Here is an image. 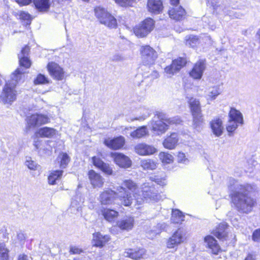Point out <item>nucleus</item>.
Segmentation results:
<instances>
[{"mask_svg":"<svg viewBox=\"0 0 260 260\" xmlns=\"http://www.w3.org/2000/svg\"><path fill=\"white\" fill-rule=\"evenodd\" d=\"M232 202L236 209L243 213L251 211L255 204V201L248 193L255 190V185L247 183L242 184L234 178H230L228 182Z\"/></svg>","mask_w":260,"mask_h":260,"instance_id":"nucleus-1","label":"nucleus"},{"mask_svg":"<svg viewBox=\"0 0 260 260\" xmlns=\"http://www.w3.org/2000/svg\"><path fill=\"white\" fill-rule=\"evenodd\" d=\"M24 75L23 70L19 68L12 74L11 80L8 81L0 93V103L6 105H11L16 100L17 92L16 86Z\"/></svg>","mask_w":260,"mask_h":260,"instance_id":"nucleus-2","label":"nucleus"},{"mask_svg":"<svg viewBox=\"0 0 260 260\" xmlns=\"http://www.w3.org/2000/svg\"><path fill=\"white\" fill-rule=\"evenodd\" d=\"M117 192L107 188L102 191L98 198V200L102 205H108L113 204L115 199L118 197L121 203L125 206H129L132 203L133 198L123 186L117 188Z\"/></svg>","mask_w":260,"mask_h":260,"instance_id":"nucleus-3","label":"nucleus"},{"mask_svg":"<svg viewBox=\"0 0 260 260\" xmlns=\"http://www.w3.org/2000/svg\"><path fill=\"white\" fill-rule=\"evenodd\" d=\"M141 189L143 198L137 192L134 195L138 205H142L145 201L148 202H157L161 200V196L158 192L152 182L144 183L141 186Z\"/></svg>","mask_w":260,"mask_h":260,"instance_id":"nucleus-4","label":"nucleus"},{"mask_svg":"<svg viewBox=\"0 0 260 260\" xmlns=\"http://www.w3.org/2000/svg\"><path fill=\"white\" fill-rule=\"evenodd\" d=\"M181 121L178 117L168 118L165 114L159 113L152 120L150 126L153 132L159 134L164 133L168 129V124H178Z\"/></svg>","mask_w":260,"mask_h":260,"instance_id":"nucleus-5","label":"nucleus"},{"mask_svg":"<svg viewBox=\"0 0 260 260\" xmlns=\"http://www.w3.org/2000/svg\"><path fill=\"white\" fill-rule=\"evenodd\" d=\"M95 14L100 22L109 28L117 27V20L111 14L104 8L98 7L95 9Z\"/></svg>","mask_w":260,"mask_h":260,"instance_id":"nucleus-6","label":"nucleus"},{"mask_svg":"<svg viewBox=\"0 0 260 260\" xmlns=\"http://www.w3.org/2000/svg\"><path fill=\"white\" fill-rule=\"evenodd\" d=\"M186 234L183 230L179 229L168 239L166 246L168 248L177 250L178 246L186 240Z\"/></svg>","mask_w":260,"mask_h":260,"instance_id":"nucleus-7","label":"nucleus"},{"mask_svg":"<svg viewBox=\"0 0 260 260\" xmlns=\"http://www.w3.org/2000/svg\"><path fill=\"white\" fill-rule=\"evenodd\" d=\"M154 21L151 18H147L134 28V32L139 38L146 37L154 28Z\"/></svg>","mask_w":260,"mask_h":260,"instance_id":"nucleus-8","label":"nucleus"},{"mask_svg":"<svg viewBox=\"0 0 260 260\" xmlns=\"http://www.w3.org/2000/svg\"><path fill=\"white\" fill-rule=\"evenodd\" d=\"M140 53L142 63L145 66L153 64L157 58L156 52L148 45L142 46Z\"/></svg>","mask_w":260,"mask_h":260,"instance_id":"nucleus-9","label":"nucleus"},{"mask_svg":"<svg viewBox=\"0 0 260 260\" xmlns=\"http://www.w3.org/2000/svg\"><path fill=\"white\" fill-rule=\"evenodd\" d=\"M26 120L27 127L30 129L48 123L49 118L46 115L36 113L28 116Z\"/></svg>","mask_w":260,"mask_h":260,"instance_id":"nucleus-10","label":"nucleus"},{"mask_svg":"<svg viewBox=\"0 0 260 260\" xmlns=\"http://www.w3.org/2000/svg\"><path fill=\"white\" fill-rule=\"evenodd\" d=\"M47 70L51 77L55 80H62L66 77L63 69L56 62H49L47 65Z\"/></svg>","mask_w":260,"mask_h":260,"instance_id":"nucleus-11","label":"nucleus"},{"mask_svg":"<svg viewBox=\"0 0 260 260\" xmlns=\"http://www.w3.org/2000/svg\"><path fill=\"white\" fill-rule=\"evenodd\" d=\"M186 59L182 57H179L173 60L170 66L165 69V73L168 77H171L175 74L179 72L186 64Z\"/></svg>","mask_w":260,"mask_h":260,"instance_id":"nucleus-12","label":"nucleus"},{"mask_svg":"<svg viewBox=\"0 0 260 260\" xmlns=\"http://www.w3.org/2000/svg\"><path fill=\"white\" fill-rule=\"evenodd\" d=\"M111 156L113 158L114 162L121 168H128L132 166L130 158L122 153H111Z\"/></svg>","mask_w":260,"mask_h":260,"instance_id":"nucleus-13","label":"nucleus"},{"mask_svg":"<svg viewBox=\"0 0 260 260\" xmlns=\"http://www.w3.org/2000/svg\"><path fill=\"white\" fill-rule=\"evenodd\" d=\"M104 144L110 149H120L123 147L125 143V138L121 136L114 138H107L104 140Z\"/></svg>","mask_w":260,"mask_h":260,"instance_id":"nucleus-14","label":"nucleus"},{"mask_svg":"<svg viewBox=\"0 0 260 260\" xmlns=\"http://www.w3.org/2000/svg\"><path fill=\"white\" fill-rule=\"evenodd\" d=\"M135 151L140 155L146 156L153 154L156 152L157 149L154 146L142 143L135 146Z\"/></svg>","mask_w":260,"mask_h":260,"instance_id":"nucleus-15","label":"nucleus"},{"mask_svg":"<svg viewBox=\"0 0 260 260\" xmlns=\"http://www.w3.org/2000/svg\"><path fill=\"white\" fill-rule=\"evenodd\" d=\"M178 135L176 133H172L167 136L162 142L163 146L169 150L174 149L179 142Z\"/></svg>","mask_w":260,"mask_h":260,"instance_id":"nucleus-16","label":"nucleus"},{"mask_svg":"<svg viewBox=\"0 0 260 260\" xmlns=\"http://www.w3.org/2000/svg\"><path fill=\"white\" fill-rule=\"evenodd\" d=\"M206 69V64L203 60L198 61L189 73L190 76L194 79H200Z\"/></svg>","mask_w":260,"mask_h":260,"instance_id":"nucleus-17","label":"nucleus"},{"mask_svg":"<svg viewBox=\"0 0 260 260\" xmlns=\"http://www.w3.org/2000/svg\"><path fill=\"white\" fill-rule=\"evenodd\" d=\"M91 184L94 188H101L104 184V179L93 170H90L88 173Z\"/></svg>","mask_w":260,"mask_h":260,"instance_id":"nucleus-18","label":"nucleus"},{"mask_svg":"<svg viewBox=\"0 0 260 260\" xmlns=\"http://www.w3.org/2000/svg\"><path fill=\"white\" fill-rule=\"evenodd\" d=\"M168 14L171 19L180 20L184 18L186 12L181 6H175L170 8Z\"/></svg>","mask_w":260,"mask_h":260,"instance_id":"nucleus-19","label":"nucleus"},{"mask_svg":"<svg viewBox=\"0 0 260 260\" xmlns=\"http://www.w3.org/2000/svg\"><path fill=\"white\" fill-rule=\"evenodd\" d=\"M109 240V236L96 232L93 234L92 243L94 246L103 247Z\"/></svg>","mask_w":260,"mask_h":260,"instance_id":"nucleus-20","label":"nucleus"},{"mask_svg":"<svg viewBox=\"0 0 260 260\" xmlns=\"http://www.w3.org/2000/svg\"><path fill=\"white\" fill-rule=\"evenodd\" d=\"M147 6L148 11L155 14L160 13L164 8L161 0H148Z\"/></svg>","mask_w":260,"mask_h":260,"instance_id":"nucleus-21","label":"nucleus"},{"mask_svg":"<svg viewBox=\"0 0 260 260\" xmlns=\"http://www.w3.org/2000/svg\"><path fill=\"white\" fill-rule=\"evenodd\" d=\"M146 250L143 248L128 249L124 252V256L135 260H139L143 258Z\"/></svg>","mask_w":260,"mask_h":260,"instance_id":"nucleus-22","label":"nucleus"},{"mask_svg":"<svg viewBox=\"0 0 260 260\" xmlns=\"http://www.w3.org/2000/svg\"><path fill=\"white\" fill-rule=\"evenodd\" d=\"M210 127L213 133L217 137L222 134L223 130V123L221 119L215 118L210 122Z\"/></svg>","mask_w":260,"mask_h":260,"instance_id":"nucleus-23","label":"nucleus"},{"mask_svg":"<svg viewBox=\"0 0 260 260\" xmlns=\"http://www.w3.org/2000/svg\"><path fill=\"white\" fill-rule=\"evenodd\" d=\"M29 50V47L25 46L22 49L21 53L18 55L20 65L25 68H29L31 65L30 61L27 57Z\"/></svg>","mask_w":260,"mask_h":260,"instance_id":"nucleus-24","label":"nucleus"},{"mask_svg":"<svg viewBox=\"0 0 260 260\" xmlns=\"http://www.w3.org/2000/svg\"><path fill=\"white\" fill-rule=\"evenodd\" d=\"M204 41H210V38L209 36H206L204 38H199L197 36H189L186 40V45L192 48L198 46L200 43Z\"/></svg>","mask_w":260,"mask_h":260,"instance_id":"nucleus-25","label":"nucleus"},{"mask_svg":"<svg viewBox=\"0 0 260 260\" xmlns=\"http://www.w3.org/2000/svg\"><path fill=\"white\" fill-rule=\"evenodd\" d=\"M204 241L207 243V246L210 248L214 254H218L220 250L219 245L217 241L212 236H207L204 238Z\"/></svg>","mask_w":260,"mask_h":260,"instance_id":"nucleus-26","label":"nucleus"},{"mask_svg":"<svg viewBox=\"0 0 260 260\" xmlns=\"http://www.w3.org/2000/svg\"><path fill=\"white\" fill-rule=\"evenodd\" d=\"M33 2L36 8L43 13L48 12L51 5V0H34Z\"/></svg>","mask_w":260,"mask_h":260,"instance_id":"nucleus-27","label":"nucleus"},{"mask_svg":"<svg viewBox=\"0 0 260 260\" xmlns=\"http://www.w3.org/2000/svg\"><path fill=\"white\" fill-rule=\"evenodd\" d=\"M101 212L104 218L110 222L114 221L119 215L117 211L109 208H104Z\"/></svg>","mask_w":260,"mask_h":260,"instance_id":"nucleus-28","label":"nucleus"},{"mask_svg":"<svg viewBox=\"0 0 260 260\" xmlns=\"http://www.w3.org/2000/svg\"><path fill=\"white\" fill-rule=\"evenodd\" d=\"M149 134V131L146 126H140L136 130L130 133V136L133 139H141Z\"/></svg>","mask_w":260,"mask_h":260,"instance_id":"nucleus-29","label":"nucleus"},{"mask_svg":"<svg viewBox=\"0 0 260 260\" xmlns=\"http://www.w3.org/2000/svg\"><path fill=\"white\" fill-rule=\"evenodd\" d=\"M134 218L128 217L118 221L117 224L121 230L128 231L132 229L134 226Z\"/></svg>","mask_w":260,"mask_h":260,"instance_id":"nucleus-30","label":"nucleus"},{"mask_svg":"<svg viewBox=\"0 0 260 260\" xmlns=\"http://www.w3.org/2000/svg\"><path fill=\"white\" fill-rule=\"evenodd\" d=\"M192 126L197 131H200L202 129L204 124L202 114H192Z\"/></svg>","mask_w":260,"mask_h":260,"instance_id":"nucleus-31","label":"nucleus"},{"mask_svg":"<svg viewBox=\"0 0 260 260\" xmlns=\"http://www.w3.org/2000/svg\"><path fill=\"white\" fill-rule=\"evenodd\" d=\"M227 224L222 223L218 225V228L214 231V235L217 238L221 240H226L227 237Z\"/></svg>","mask_w":260,"mask_h":260,"instance_id":"nucleus-32","label":"nucleus"},{"mask_svg":"<svg viewBox=\"0 0 260 260\" xmlns=\"http://www.w3.org/2000/svg\"><path fill=\"white\" fill-rule=\"evenodd\" d=\"M191 114H201V107L199 100L195 98H190L188 101Z\"/></svg>","mask_w":260,"mask_h":260,"instance_id":"nucleus-33","label":"nucleus"},{"mask_svg":"<svg viewBox=\"0 0 260 260\" xmlns=\"http://www.w3.org/2000/svg\"><path fill=\"white\" fill-rule=\"evenodd\" d=\"M56 133V129L53 128L44 127L39 129L37 132V135L41 137L51 138L55 135Z\"/></svg>","mask_w":260,"mask_h":260,"instance_id":"nucleus-34","label":"nucleus"},{"mask_svg":"<svg viewBox=\"0 0 260 260\" xmlns=\"http://www.w3.org/2000/svg\"><path fill=\"white\" fill-rule=\"evenodd\" d=\"M229 119L240 123L241 124L243 123V116L242 113L236 109L232 108L231 109L229 114Z\"/></svg>","mask_w":260,"mask_h":260,"instance_id":"nucleus-35","label":"nucleus"},{"mask_svg":"<svg viewBox=\"0 0 260 260\" xmlns=\"http://www.w3.org/2000/svg\"><path fill=\"white\" fill-rule=\"evenodd\" d=\"M62 173L63 171L60 170L51 171L48 177L49 184L51 185L55 184L57 180L60 179Z\"/></svg>","mask_w":260,"mask_h":260,"instance_id":"nucleus-36","label":"nucleus"},{"mask_svg":"<svg viewBox=\"0 0 260 260\" xmlns=\"http://www.w3.org/2000/svg\"><path fill=\"white\" fill-rule=\"evenodd\" d=\"M140 165L144 170H154L156 168V164L150 159H143L141 160Z\"/></svg>","mask_w":260,"mask_h":260,"instance_id":"nucleus-37","label":"nucleus"},{"mask_svg":"<svg viewBox=\"0 0 260 260\" xmlns=\"http://www.w3.org/2000/svg\"><path fill=\"white\" fill-rule=\"evenodd\" d=\"M184 216L182 213L178 210H173L172 212L171 220L173 222L178 223L184 220Z\"/></svg>","mask_w":260,"mask_h":260,"instance_id":"nucleus-38","label":"nucleus"},{"mask_svg":"<svg viewBox=\"0 0 260 260\" xmlns=\"http://www.w3.org/2000/svg\"><path fill=\"white\" fill-rule=\"evenodd\" d=\"M220 93L219 88L218 86H213L209 88L207 94V100H214Z\"/></svg>","mask_w":260,"mask_h":260,"instance_id":"nucleus-39","label":"nucleus"},{"mask_svg":"<svg viewBox=\"0 0 260 260\" xmlns=\"http://www.w3.org/2000/svg\"><path fill=\"white\" fill-rule=\"evenodd\" d=\"M159 157L163 164H170L174 160L173 155L167 152H160L159 154Z\"/></svg>","mask_w":260,"mask_h":260,"instance_id":"nucleus-40","label":"nucleus"},{"mask_svg":"<svg viewBox=\"0 0 260 260\" xmlns=\"http://www.w3.org/2000/svg\"><path fill=\"white\" fill-rule=\"evenodd\" d=\"M49 83V79L45 75L39 74L34 80L35 85L46 84Z\"/></svg>","mask_w":260,"mask_h":260,"instance_id":"nucleus-41","label":"nucleus"},{"mask_svg":"<svg viewBox=\"0 0 260 260\" xmlns=\"http://www.w3.org/2000/svg\"><path fill=\"white\" fill-rule=\"evenodd\" d=\"M58 158L60 160V166L62 168H65L70 160L69 156L65 153L60 154Z\"/></svg>","mask_w":260,"mask_h":260,"instance_id":"nucleus-42","label":"nucleus"},{"mask_svg":"<svg viewBox=\"0 0 260 260\" xmlns=\"http://www.w3.org/2000/svg\"><path fill=\"white\" fill-rule=\"evenodd\" d=\"M122 185L133 192L135 191L137 188V184L133 181L129 179L123 180Z\"/></svg>","mask_w":260,"mask_h":260,"instance_id":"nucleus-43","label":"nucleus"},{"mask_svg":"<svg viewBox=\"0 0 260 260\" xmlns=\"http://www.w3.org/2000/svg\"><path fill=\"white\" fill-rule=\"evenodd\" d=\"M241 124L240 123H238L236 121L229 119L227 126L226 129L227 131L229 133H232L234 132L238 127L239 124Z\"/></svg>","mask_w":260,"mask_h":260,"instance_id":"nucleus-44","label":"nucleus"},{"mask_svg":"<svg viewBox=\"0 0 260 260\" xmlns=\"http://www.w3.org/2000/svg\"><path fill=\"white\" fill-rule=\"evenodd\" d=\"M8 250L4 243H0V257L3 260H8Z\"/></svg>","mask_w":260,"mask_h":260,"instance_id":"nucleus-45","label":"nucleus"},{"mask_svg":"<svg viewBox=\"0 0 260 260\" xmlns=\"http://www.w3.org/2000/svg\"><path fill=\"white\" fill-rule=\"evenodd\" d=\"M115 3L122 7H131L135 2V0H115Z\"/></svg>","mask_w":260,"mask_h":260,"instance_id":"nucleus-46","label":"nucleus"},{"mask_svg":"<svg viewBox=\"0 0 260 260\" xmlns=\"http://www.w3.org/2000/svg\"><path fill=\"white\" fill-rule=\"evenodd\" d=\"M25 165L27 168L32 170H36L37 169L38 166L37 164L31 159V157H26Z\"/></svg>","mask_w":260,"mask_h":260,"instance_id":"nucleus-47","label":"nucleus"},{"mask_svg":"<svg viewBox=\"0 0 260 260\" xmlns=\"http://www.w3.org/2000/svg\"><path fill=\"white\" fill-rule=\"evenodd\" d=\"M166 227V225L165 224L159 223L156 226V227L154 228L153 230L151 231V233L153 234V236H155L157 234H159L162 230H165Z\"/></svg>","mask_w":260,"mask_h":260,"instance_id":"nucleus-48","label":"nucleus"},{"mask_svg":"<svg viewBox=\"0 0 260 260\" xmlns=\"http://www.w3.org/2000/svg\"><path fill=\"white\" fill-rule=\"evenodd\" d=\"M150 180L151 181L156 182L157 184L162 186L166 185V182L165 179L159 178L156 176L150 177Z\"/></svg>","mask_w":260,"mask_h":260,"instance_id":"nucleus-49","label":"nucleus"},{"mask_svg":"<svg viewBox=\"0 0 260 260\" xmlns=\"http://www.w3.org/2000/svg\"><path fill=\"white\" fill-rule=\"evenodd\" d=\"M83 252V250L78 246L71 245L70 247L69 252L72 254H79Z\"/></svg>","mask_w":260,"mask_h":260,"instance_id":"nucleus-50","label":"nucleus"},{"mask_svg":"<svg viewBox=\"0 0 260 260\" xmlns=\"http://www.w3.org/2000/svg\"><path fill=\"white\" fill-rule=\"evenodd\" d=\"M20 18L21 20L26 21V24L30 23L31 17L29 14L25 12H21L19 14Z\"/></svg>","mask_w":260,"mask_h":260,"instance_id":"nucleus-51","label":"nucleus"},{"mask_svg":"<svg viewBox=\"0 0 260 260\" xmlns=\"http://www.w3.org/2000/svg\"><path fill=\"white\" fill-rule=\"evenodd\" d=\"M104 173L108 175H111L113 174V169L111 166L108 164L105 163L102 168L100 169Z\"/></svg>","mask_w":260,"mask_h":260,"instance_id":"nucleus-52","label":"nucleus"},{"mask_svg":"<svg viewBox=\"0 0 260 260\" xmlns=\"http://www.w3.org/2000/svg\"><path fill=\"white\" fill-rule=\"evenodd\" d=\"M92 162L96 167L99 169H101L103 165L105 164L100 158L94 156L92 158Z\"/></svg>","mask_w":260,"mask_h":260,"instance_id":"nucleus-53","label":"nucleus"},{"mask_svg":"<svg viewBox=\"0 0 260 260\" xmlns=\"http://www.w3.org/2000/svg\"><path fill=\"white\" fill-rule=\"evenodd\" d=\"M178 161L179 162H182L186 164L188 162V159L186 157V156L184 153L179 152L178 154Z\"/></svg>","mask_w":260,"mask_h":260,"instance_id":"nucleus-54","label":"nucleus"},{"mask_svg":"<svg viewBox=\"0 0 260 260\" xmlns=\"http://www.w3.org/2000/svg\"><path fill=\"white\" fill-rule=\"evenodd\" d=\"M253 241L260 243V229L255 230L252 236Z\"/></svg>","mask_w":260,"mask_h":260,"instance_id":"nucleus-55","label":"nucleus"},{"mask_svg":"<svg viewBox=\"0 0 260 260\" xmlns=\"http://www.w3.org/2000/svg\"><path fill=\"white\" fill-rule=\"evenodd\" d=\"M144 111L143 114L135 118V120H144L150 115V111L148 109H143Z\"/></svg>","mask_w":260,"mask_h":260,"instance_id":"nucleus-56","label":"nucleus"},{"mask_svg":"<svg viewBox=\"0 0 260 260\" xmlns=\"http://www.w3.org/2000/svg\"><path fill=\"white\" fill-rule=\"evenodd\" d=\"M132 130V127H131V126H127V127L121 126L120 132L123 135L127 136L128 134L130 135V133L131 132H133Z\"/></svg>","mask_w":260,"mask_h":260,"instance_id":"nucleus-57","label":"nucleus"},{"mask_svg":"<svg viewBox=\"0 0 260 260\" xmlns=\"http://www.w3.org/2000/svg\"><path fill=\"white\" fill-rule=\"evenodd\" d=\"M17 3L21 6L27 5L30 4L32 0H16Z\"/></svg>","mask_w":260,"mask_h":260,"instance_id":"nucleus-58","label":"nucleus"},{"mask_svg":"<svg viewBox=\"0 0 260 260\" xmlns=\"http://www.w3.org/2000/svg\"><path fill=\"white\" fill-rule=\"evenodd\" d=\"M256 255L254 253H248L245 258V260H255Z\"/></svg>","mask_w":260,"mask_h":260,"instance_id":"nucleus-59","label":"nucleus"},{"mask_svg":"<svg viewBox=\"0 0 260 260\" xmlns=\"http://www.w3.org/2000/svg\"><path fill=\"white\" fill-rule=\"evenodd\" d=\"M41 142L39 139H37L34 141V145L35 146V147H36V148L37 150L40 149V147L41 146Z\"/></svg>","mask_w":260,"mask_h":260,"instance_id":"nucleus-60","label":"nucleus"},{"mask_svg":"<svg viewBox=\"0 0 260 260\" xmlns=\"http://www.w3.org/2000/svg\"><path fill=\"white\" fill-rule=\"evenodd\" d=\"M123 59V57L120 55H115L113 57V60H122Z\"/></svg>","mask_w":260,"mask_h":260,"instance_id":"nucleus-61","label":"nucleus"},{"mask_svg":"<svg viewBox=\"0 0 260 260\" xmlns=\"http://www.w3.org/2000/svg\"><path fill=\"white\" fill-rule=\"evenodd\" d=\"M170 3L173 6H177L179 4V0H170Z\"/></svg>","mask_w":260,"mask_h":260,"instance_id":"nucleus-62","label":"nucleus"},{"mask_svg":"<svg viewBox=\"0 0 260 260\" xmlns=\"http://www.w3.org/2000/svg\"><path fill=\"white\" fill-rule=\"evenodd\" d=\"M27 256L24 254H21L19 255L18 260H27Z\"/></svg>","mask_w":260,"mask_h":260,"instance_id":"nucleus-63","label":"nucleus"},{"mask_svg":"<svg viewBox=\"0 0 260 260\" xmlns=\"http://www.w3.org/2000/svg\"><path fill=\"white\" fill-rule=\"evenodd\" d=\"M152 76L154 77V78H157L158 77L159 75H158V73L157 72L154 71L153 72Z\"/></svg>","mask_w":260,"mask_h":260,"instance_id":"nucleus-64","label":"nucleus"}]
</instances>
